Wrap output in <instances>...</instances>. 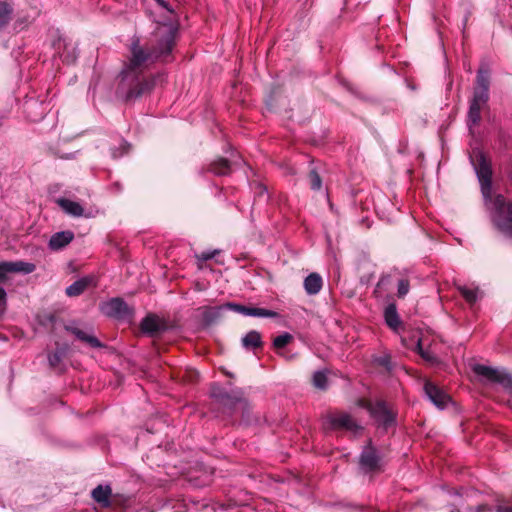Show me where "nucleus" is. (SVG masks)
I'll list each match as a JSON object with an SVG mask.
<instances>
[{"label":"nucleus","instance_id":"nucleus-32","mask_svg":"<svg viewBox=\"0 0 512 512\" xmlns=\"http://www.w3.org/2000/svg\"><path fill=\"white\" fill-rule=\"evenodd\" d=\"M309 180H310V186L313 190H319L321 188L322 181H321L319 174L315 170H312L309 173Z\"/></svg>","mask_w":512,"mask_h":512},{"label":"nucleus","instance_id":"nucleus-37","mask_svg":"<svg viewBox=\"0 0 512 512\" xmlns=\"http://www.w3.org/2000/svg\"><path fill=\"white\" fill-rule=\"evenodd\" d=\"M7 294L6 291L0 287V315H2L6 309Z\"/></svg>","mask_w":512,"mask_h":512},{"label":"nucleus","instance_id":"nucleus-39","mask_svg":"<svg viewBox=\"0 0 512 512\" xmlns=\"http://www.w3.org/2000/svg\"><path fill=\"white\" fill-rule=\"evenodd\" d=\"M214 255H215V252H203L201 254V258L203 260H209V259H212L214 257Z\"/></svg>","mask_w":512,"mask_h":512},{"label":"nucleus","instance_id":"nucleus-4","mask_svg":"<svg viewBox=\"0 0 512 512\" xmlns=\"http://www.w3.org/2000/svg\"><path fill=\"white\" fill-rule=\"evenodd\" d=\"M324 425L331 430H345L357 432L361 427L357 421L347 412L335 411L329 412L324 417Z\"/></svg>","mask_w":512,"mask_h":512},{"label":"nucleus","instance_id":"nucleus-17","mask_svg":"<svg viewBox=\"0 0 512 512\" xmlns=\"http://www.w3.org/2000/svg\"><path fill=\"white\" fill-rule=\"evenodd\" d=\"M74 239L72 231H61L53 234L49 240V247L52 250H60Z\"/></svg>","mask_w":512,"mask_h":512},{"label":"nucleus","instance_id":"nucleus-27","mask_svg":"<svg viewBox=\"0 0 512 512\" xmlns=\"http://www.w3.org/2000/svg\"><path fill=\"white\" fill-rule=\"evenodd\" d=\"M60 58L66 63H73L77 59L76 49L72 44L64 45V52L59 53Z\"/></svg>","mask_w":512,"mask_h":512},{"label":"nucleus","instance_id":"nucleus-34","mask_svg":"<svg viewBox=\"0 0 512 512\" xmlns=\"http://www.w3.org/2000/svg\"><path fill=\"white\" fill-rule=\"evenodd\" d=\"M129 144L127 142H122L118 149H111V154L113 158L122 157L124 154L128 152Z\"/></svg>","mask_w":512,"mask_h":512},{"label":"nucleus","instance_id":"nucleus-40","mask_svg":"<svg viewBox=\"0 0 512 512\" xmlns=\"http://www.w3.org/2000/svg\"><path fill=\"white\" fill-rule=\"evenodd\" d=\"M141 511L142 512H149V511H147V509H142ZM150 512H152V511H150Z\"/></svg>","mask_w":512,"mask_h":512},{"label":"nucleus","instance_id":"nucleus-29","mask_svg":"<svg viewBox=\"0 0 512 512\" xmlns=\"http://www.w3.org/2000/svg\"><path fill=\"white\" fill-rule=\"evenodd\" d=\"M11 13V6L5 2H0V29L9 22Z\"/></svg>","mask_w":512,"mask_h":512},{"label":"nucleus","instance_id":"nucleus-36","mask_svg":"<svg viewBox=\"0 0 512 512\" xmlns=\"http://www.w3.org/2000/svg\"><path fill=\"white\" fill-rule=\"evenodd\" d=\"M378 365L390 370L391 369V358L389 355H382L376 357L374 360Z\"/></svg>","mask_w":512,"mask_h":512},{"label":"nucleus","instance_id":"nucleus-19","mask_svg":"<svg viewBox=\"0 0 512 512\" xmlns=\"http://www.w3.org/2000/svg\"><path fill=\"white\" fill-rule=\"evenodd\" d=\"M67 330L70 331L73 335H75L79 340L87 343L89 346L93 348L102 347V343L94 335L89 334L78 327H67Z\"/></svg>","mask_w":512,"mask_h":512},{"label":"nucleus","instance_id":"nucleus-23","mask_svg":"<svg viewBox=\"0 0 512 512\" xmlns=\"http://www.w3.org/2000/svg\"><path fill=\"white\" fill-rule=\"evenodd\" d=\"M457 289L469 304L472 305L478 300L479 289L477 287L459 285Z\"/></svg>","mask_w":512,"mask_h":512},{"label":"nucleus","instance_id":"nucleus-31","mask_svg":"<svg viewBox=\"0 0 512 512\" xmlns=\"http://www.w3.org/2000/svg\"><path fill=\"white\" fill-rule=\"evenodd\" d=\"M416 348L421 357L427 362L434 363L436 361V357L432 353L422 348L420 339L417 340Z\"/></svg>","mask_w":512,"mask_h":512},{"label":"nucleus","instance_id":"nucleus-7","mask_svg":"<svg viewBox=\"0 0 512 512\" xmlns=\"http://www.w3.org/2000/svg\"><path fill=\"white\" fill-rule=\"evenodd\" d=\"M100 310L104 315L116 319H130L134 313L133 309L119 297L101 303Z\"/></svg>","mask_w":512,"mask_h":512},{"label":"nucleus","instance_id":"nucleus-38","mask_svg":"<svg viewBox=\"0 0 512 512\" xmlns=\"http://www.w3.org/2000/svg\"><path fill=\"white\" fill-rule=\"evenodd\" d=\"M497 512H512V505H498Z\"/></svg>","mask_w":512,"mask_h":512},{"label":"nucleus","instance_id":"nucleus-11","mask_svg":"<svg viewBox=\"0 0 512 512\" xmlns=\"http://www.w3.org/2000/svg\"><path fill=\"white\" fill-rule=\"evenodd\" d=\"M91 496L102 508H110L117 503L116 496L112 497V490L109 485H98L92 490Z\"/></svg>","mask_w":512,"mask_h":512},{"label":"nucleus","instance_id":"nucleus-15","mask_svg":"<svg viewBox=\"0 0 512 512\" xmlns=\"http://www.w3.org/2000/svg\"><path fill=\"white\" fill-rule=\"evenodd\" d=\"M488 100H479L477 96L473 95V98L470 102L469 112H468V125L472 127L477 125L481 119V111L484 106L487 104Z\"/></svg>","mask_w":512,"mask_h":512},{"label":"nucleus","instance_id":"nucleus-5","mask_svg":"<svg viewBox=\"0 0 512 512\" xmlns=\"http://www.w3.org/2000/svg\"><path fill=\"white\" fill-rule=\"evenodd\" d=\"M211 396L229 410L230 414H235L238 410H245L248 406L247 401L238 392L236 395H230L220 386L213 385L211 388Z\"/></svg>","mask_w":512,"mask_h":512},{"label":"nucleus","instance_id":"nucleus-9","mask_svg":"<svg viewBox=\"0 0 512 512\" xmlns=\"http://www.w3.org/2000/svg\"><path fill=\"white\" fill-rule=\"evenodd\" d=\"M424 392L428 399L439 409H444L450 402V396L431 381L424 384Z\"/></svg>","mask_w":512,"mask_h":512},{"label":"nucleus","instance_id":"nucleus-2","mask_svg":"<svg viewBox=\"0 0 512 512\" xmlns=\"http://www.w3.org/2000/svg\"><path fill=\"white\" fill-rule=\"evenodd\" d=\"M485 205L490 210L491 220L496 229L505 236L512 237V202H506L504 196L492 194L491 162L479 149L474 148L470 154Z\"/></svg>","mask_w":512,"mask_h":512},{"label":"nucleus","instance_id":"nucleus-6","mask_svg":"<svg viewBox=\"0 0 512 512\" xmlns=\"http://www.w3.org/2000/svg\"><path fill=\"white\" fill-rule=\"evenodd\" d=\"M473 371L489 382L498 383L507 389L512 388V375L504 369L476 364L473 366Z\"/></svg>","mask_w":512,"mask_h":512},{"label":"nucleus","instance_id":"nucleus-41","mask_svg":"<svg viewBox=\"0 0 512 512\" xmlns=\"http://www.w3.org/2000/svg\"><path fill=\"white\" fill-rule=\"evenodd\" d=\"M174 512H182V511H179V510H175Z\"/></svg>","mask_w":512,"mask_h":512},{"label":"nucleus","instance_id":"nucleus-21","mask_svg":"<svg viewBox=\"0 0 512 512\" xmlns=\"http://www.w3.org/2000/svg\"><path fill=\"white\" fill-rule=\"evenodd\" d=\"M241 342L245 349H256L263 345L261 334L255 330H251L245 334Z\"/></svg>","mask_w":512,"mask_h":512},{"label":"nucleus","instance_id":"nucleus-3","mask_svg":"<svg viewBox=\"0 0 512 512\" xmlns=\"http://www.w3.org/2000/svg\"><path fill=\"white\" fill-rule=\"evenodd\" d=\"M360 407L365 408L375 420L379 427L387 430L395 425V413L383 401L376 403L368 402L364 399L358 401Z\"/></svg>","mask_w":512,"mask_h":512},{"label":"nucleus","instance_id":"nucleus-22","mask_svg":"<svg viewBox=\"0 0 512 512\" xmlns=\"http://www.w3.org/2000/svg\"><path fill=\"white\" fill-rule=\"evenodd\" d=\"M89 283V278H81L66 288V294L71 297L79 296L88 287Z\"/></svg>","mask_w":512,"mask_h":512},{"label":"nucleus","instance_id":"nucleus-12","mask_svg":"<svg viewBox=\"0 0 512 512\" xmlns=\"http://www.w3.org/2000/svg\"><path fill=\"white\" fill-rule=\"evenodd\" d=\"M160 12L165 16L166 22H158L157 26L173 24L178 29L177 15L175 12L176 0H154Z\"/></svg>","mask_w":512,"mask_h":512},{"label":"nucleus","instance_id":"nucleus-18","mask_svg":"<svg viewBox=\"0 0 512 512\" xmlns=\"http://www.w3.org/2000/svg\"><path fill=\"white\" fill-rule=\"evenodd\" d=\"M303 285L308 295H316L322 289L323 280L320 274L313 272L304 279Z\"/></svg>","mask_w":512,"mask_h":512},{"label":"nucleus","instance_id":"nucleus-33","mask_svg":"<svg viewBox=\"0 0 512 512\" xmlns=\"http://www.w3.org/2000/svg\"><path fill=\"white\" fill-rule=\"evenodd\" d=\"M63 351L57 350L48 356V361L51 367H57L63 358Z\"/></svg>","mask_w":512,"mask_h":512},{"label":"nucleus","instance_id":"nucleus-8","mask_svg":"<svg viewBox=\"0 0 512 512\" xmlns=\"http://www.w3.org/2000/svg\"><path fill=\"white\" fill-rule=\"evenodd\" d=\"M36 269L33 263L25 261H4L0 263V281H4L8 273L30 274Z\"/></svg>","mask_w":512,"mask_h":512},{"label":"nucleus","instance_id":"nucleus-35","mask_svg":"<svg viewBox=\"0 0 512 512\" xmlns=\"http://www.w3.org/2000/svg\"><path fill=\"white\" fill-rule=\"evenodd\" d=\"M409 288H410L409 281L406 279H400L398 282V290H397L398 296L399 297L406 296L407 293L409 292Z\"/></svg>","mask_w":512,"mask_h":512},{"label":"nucleus","instance_id":"nucleus-13","mask_svg":"<svg viewBox=\"0 0 512 512\" xmlns=\"http://www.w3.org/2000/svg\"><path fill=\"white\" fill-rule=\"evenodd\" d=\"M490 76L487 71L479 70L473 95L479 100H489Z\"/></svg>","mask_w":512,"mask_h":512},{"label":"nucleus","instance_id":"nucleus-16","mask_svg":"<svg viewBox=\"0 0 512 512\" xmlns=\"http://www.w3.org/2000/svg\"><path fill=\"white\" fill-rule=\"evenodd\" d=\"M56 203L61 207V209L67 213L68 215H71L73 217H90V214H85L83 207L75 201L66 199V198H58L56 200Z\"/></svg>","mask_w":512,"mask_h":512},{"label":"nucleus","instance_id":"nucleus-20","mask_svg":"<svg viewBox=\"0 0 512 512\" xmlns=\"http://www.w3.org/2000/svg\"><path fill=\"white\" fill-rule=\"evenodd\" d=\"M384 318L386 324L394 331H397L398 328L401 326V320L399 318L395 304H389L385 308Z\"/></svg>","mask_w":512,"mask_h":512},{"label":"nucleus","instance_id":"nucleus-1","mask_svg":"<svg viewBox=\"0 0 512 512\" xmlns=\"http://www.w3.org/2000/svg\"><path fill=\"white\" fill-rule=\"evenodd\" d=\"M177 28L173 24L157 26L151 36L141 41L134 37L129 48V56L120 73L117 93L125 101L137 99L149 93L155 86L157 77L150 73L157 61H167L175 46Z\"/></svg>","mask_w":512,"mask_h":512},{"label":"nucleus","instance_id":"nucleus-28","mask_svg":"<svg viewBox=\"0 0 512 512\" xmlns=\"http://www.w3.org/2000/svg\"><path fill=\"white\" fill-rule=\"evenodd\" d=\"M224 309H229L236 313L246 316L247 306L237 304V303L228 302L222 306L212 308V310H214L216 313H219L221 310H224Z\"/></svg>","mask_w":512,"mask_h":512},{"label":"nucleus","instance_id":"nucleus-10","mask_svg":"<svg viewBox=\"0 0 512 512\" xmlns=\"http://www.w3.org/2000/svg\"><path fill=\"white\" fill-rule=\"evenodd\" d=\"M360 466L366 472L380 469L381 458L376 449L371 445H368L363 449L360 457Z\"/></svg>","mask_w":512,"mask_h":512},{"label":"nucleus","instance_id":"nucleus-25","mask_svg":"<svg viewBox=\"0 0 512 512\" xmlns=\"http://www.w3.org/2000/svg\"><path fill=\"white\" fill-rule=\"evenodd\" d=\"M246 316L262 317V318H277L279 314L275 311L258 308V307H247Z\"/></svg>","mask_w":512,"mask_h":512},{"label":"nucleus","instance_id":"nucleus-24","mask_svg":"<svg viewBox=\"0 0 512 512\" xmlns=\"http://www.w3.org/2000/svg\"><path fill=\"white\" fill-rule=\"evenodd\" d=\"M231 168L230 164L226 159H218L210 164L209 171L218 176H223L229 174Z\"/></svg>","mask_w":512,"mask_h":512},{"label":"nucleus","instance_id":"nucleus-26","mask_svg":"<svg viewBox=\"0 0 512 512\" xmlns=\"http://www.w3.org/2000/svg\"><path fill=\"white\" fill-rule=\"evenodd\" d=\"M313 384L316 388L325 390L329 386L328 377L326 372L317 371L313 375Z\"/></svg>","mask_w":512,"mask_h":512},{"label":"nucleus","instance_id":"nucleus-14","mask_svg":"<svg viewBox=\"0 0 512 512\" xmlns=\"http://www.w3.org/2000/svg\"><path fill=\"white\" fill-rule=\"evenodd\" d=\"M165 328V323L156 315L150 314L146 316L141 322V330L151 336L160 333L161 331L165 330Z\"/></svg>","mask_w":512,"mask_h":512},{"label":"nucleus","instance_id":"nucleus-30","mask_svg":"<svg viewBox=\"0 0 512 512\" xmlns=\"http://www.w3.org/2000/svg\"><path fill=\"white\" fill-rule=\"evenodd\" d=\"M293 337L291 334L285 332L273 340V346L275 349H282L292 341Z\"/></svg>","mask_w":512,"mask_h":512}]
</instances>
